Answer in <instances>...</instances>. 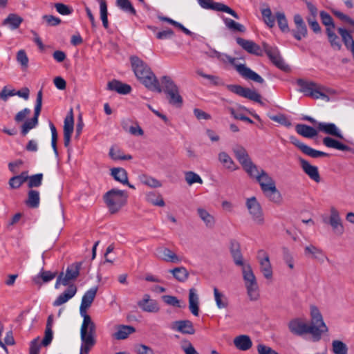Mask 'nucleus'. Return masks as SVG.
<instances>
[{"mask_svg":"<svg viewBox=\"0 0 354 354\" xmlns=\"http://www.w3.org/2000/svg\"><path fill=\"white\" fill-rule=\"evenodd\" d=\"M242 272L245 285L248 283L254 284L257 282L256 277L249 264H243V266H242Z\"/></svg>","mask_w":354,"mask_h":354,"instance_id":"47","label":"nucleus"},{"mask_svg":"<svg viewBox=\"0 0 354 354\" xmlns=\"http://www.w3.org/2000/svg\"><path fill=\"white\" fill-rule=\"evenodd\" d=\"M310 315L311 324L310 326H314L319 330V335H313V336L317 339H319L322 334L328 331V328L323 321L319 309L316 306H311Z\"/></svg>","mask_w":354,"mask_h":354,"instance_id":"12","label":"nucleus"},{"mask_svg":"<svg viewBox=\"0 0 354 354\" xmlns=\"http://www.w3.org/2000/svg\"><path fill=\"white\" fill-rule=\"evenodd\" d=\"M97 292V287H93L86 291L82 297L81 304L90 307Z\"/></svg>","mask_w":354,"mask_h":354,"instance_id":"51","label":"nucleus"},{"mask_svg":"<svg viewBox=\"0 0 354 354\" xmlns=\"http://www.w3.org/2000/svg\"><path fill=\"white\" fill-rule=\"evenodd\" d=\"M229 249L234 264L237 266H243V257L241 250L240 243L236 239H231Z\"/></svg>","mask_w":354,"mask_h":354,"instance_id":"17","label":"nucleus"},{"mask_svg":"<svg viewBox=\"0 0 354 354\" xmlns=\"http://www.w3.org/2000/svg\"><path fill=\"white\" fill-rule=\"evenodd\" d=\"M131 68L138 80L151 91L162 92L160 82L150 67L138 56L130 57Z\"/></svg>","mask_w":354,"mask_h":354,"instance_id":"1","label":"nucleus"},{"mask_svg":"<svg viewBox=\"0 0 354 354\" xmlns=\"http://www.w3.org/2000/svg\"><path fill=\"white\" fill-rule=\"evenodd\" d=\"M147 200L149 203L153 204V205L163 207L165 205L162 196L153 192H149L147 195Z\"/></svg>","mask_w":354,"mask_h":354,"instance_id":"56","label":"nucleus"},{"mask_svg":"<svg viewBox=\"0 0 354 354\" xmlns=\"http://www.w3.org/2000/svg\"><path fill=\"white\" fill-rule=\"evenodd\" d=\"M82 345L80 354H88L95 344V336L81 335Z\"/></svg>","mask_w":354,"mask_h":354,"instance_id":"34","label":"nucleus"},{"mask_svg":"<svg viewBox=\"0 0 354 354\" xmlns=\"http://www.w3.org/2000/svg\"><path fill=\"white\" fill-rule=\"evenodd\" d=\"M257 180L263 192H266L268 187L275 185L274 180L263 169H261L260 174L257 176Z\"/></svg>","mask_w":354,"mask_h":354,"instance_id":"25","label":"nucleus"},{"mask_svg":"<svg viewBox=\"0 0 354 354\" xmlns=\"http://www.w3.org/2000/svg\"><path fill=\"white\" fill-rule=\"evenodd\" d=\"M179 282H185L189 277V272L185 267H176L169 271Z\"/></svg>","mask_w":354,"mask_h":354,"instance_id":"41","label":"nucleus"},{"mask_svg":"<svg viewBox=\"0 0 354 354\" xmlns=\"http://www.w3.org/2000/svg\"><path fill=\"white\" fill-rule=\"evenodd\" d=\"M162 91L165 94L171 92L176 91L179 89L178 86L175 84L172 79L167 75L162 76L160 79Z\"/></svg>","mask_w":354,"mask_h":354,"instance_id":"36","label":"nucleus"},{"mask_svg":"<svg viewBox=\"0 0 354 354\" xmlns=\"http://www.w3.org/2000/svg\"><path fill=\"white\" fill-rule=\"evenodd\" d=\"M26 205L30 208H37L39 205V193L37 190L30 189L28 192Z\"/></svg>","mask_w":354,"mask_h":354,"instance_id":"39","label":"nucleus"},{"mask_svg":"<svg viewBox=\"0 0 354 354\" xmlns=\"http://www.w3.org/2000/svg\"><path fill=\"white\" fill-rule=\"evenodd\" d=\"M335 29H332L331 28H326V33L328 38V41L330 44V46L337 49L340 50L342 48V44L339 41V37L334 32Z\"/></svg>","mask_w":354,"mask_h":354,"instance_id":"49","label":"nucleus"},{"mask_svg":"<svg viewBox=\"0 0 354 354\" xmlns=\"http://www.w3.org/2000/svg\"><path fill=\"white\" fill-rule=\"evenodd\" d=\"M223 21L226 27L232 31L239 32H245V27L243 25L236 22L233 19H231L230 18H225L223 19Z\"/></svg>","mask_w":354,"mask_h":354,"instance_id":"53","label":"nucleus"},{"mask_svg":"<svg viewBox=\"0 0 354 354\" xmlns=\"http://www.w3.org/2000/svg\"><path fill=\"white\" fill-rule=\"evenodd\" d=\"M170 328L186 335H194L196 332L193 323L188 319L174 321L171 323Z\"/></svg>","mask_w":354,"mask_h":354,"instance_id":"13","label":"nucleus"},{"mask_svg":"<svg viewBox=\"0 0 354 354\" xmlns=\"http://www.w3.org/2000/svg\"><path fill=\"white\" fill-rule=\"evenodd\" d=\"M138 306L147 313H158L160 310L158 301L151 299L148 294L144 295L142 299L138 301Z\"/></svg>","mask_w":354,"mask_h":354,"instance_id":"18","label":"nucleus"},{"mask_svg":"<svg viewBox=\"0 0 354 354\" xmlns=\"http://www.w3.org/2000/svg\"><path fill=\"white\" fill-rule=\"evenodd\" d=\"M42 90L40 89L37 94L36 104L35 106L34 115L32 118L26 120L21 126V134L25 136L32 129L35 128L39 123V116L42 107Z\"/></svg>","mask_w":354,"mask_h":354,"instance_id":"6","label":"nucleus"},{"mask_svg":"<svg viewBox=\"0 0 354 354\" xmlns=\"http://www.w3.org/2000/svg\"><path fill=\"white\" fill-rule=\"evenodd\" d=\"M111 175L113 178L122 183H128V176L126 170L122 167H115L111 169Z\"/></svg>","mask_w":354,"mask_h":354,"instance_id":"44","label":"nucleus"},{"mask_svg":"<svg viewBox=\"0 0 354 354\" xmlns=\"http://www.w3.org/2000/svg\"><path fill=\"white\" fill-rule=\"evenodd\" d=\"M54 7L56 11L62 15H70L73 12V9L71 6L63 3H54Z\"/></svg>","mask_w":354,"mask_h":354,"instance_id":"61","label":"nucleus"},{"mask_svg":"<svg viewBox=\"0 0 354 354\" xmlns=\"http://www.w3.org/2000/svg\"><path fill=\"white\" fill-rule=\"evenodd\" d=\"M109 155L113 160H129L132 159L131 155H124L119 148L114 147H111Z\"/></svg>","mask_w":354,"mask_h":354,"instance_id":"48","label":"nucleus"},{"mask_svg":"<svg viewBox=\"0 0 354 354\" xmlns=\"http://www.w3.org/2000/svg\"><path fill=\"white\" fill-rule=\"evenodd\" d=\"M83 318L84 319L81 326L80 335L95 336V324L92 321L91 317L89 315H86Z\"/></svg>","mask_w":354,"mask_h":354,"instance_id":"28","label":"nucleus"},{"mask_svg":"<svg viewBox=\"0 0 354 354\" xmlns=\"http://www.w3.org/2000/svg\"><path fill=\"white\" fill-rule=\"evenodd\" d=\"M337 32L342 37V41L345 46L351 50H354V39L351 32L344 28H338Z\"/></svg>","mask_w":354,"mask_h":354,"instance_id":"37","label":"nucleus"},{"mask_svg":"<svg viewBox=\"0 0 354 354\" xmlns=\"http://www.w3.org/2000/svg\"><path fill=\"white\" fill-rule=\"evenodd\" d=\"M23 22V18L17 14L11 13L8 15L7 18L3 20V25H10V28L12 30L17 29L19 27L20 24Z\"/></svg>","mask_w":354,"mask_h":354,"instance_id":"45","label":"nucleus"},{"mask_svg":"<svg viewBox=\"0 0 354 354\" xmlns=\"http://www.w3.org/2000/svg\"><path fill=\"white\" fill-rule=\"evenodd\" d=\"M317 129L328 135L337 137L339 139H344V137L340 131L333 123L319 122L318 124Z\"/></svg>","mask_w":354,"mask_h":354,"instance_id":"26","label":"nucleus"},{"mask_svg":"<svg viewBox=\"0 0 354 354\" xmlns=\"http://www.w3.org/2000/svg\"><path fill=\"white\" fill-rule=\"evenodd\" d=\"M298 160L304 172L315 182L319 183L321 177L317 167L310 165L308 161L302 158H299Z\"/></svg>","mask_w":354,"mask_h":354,"instance_id":"16","label":"nucleus"},{"mask_svg":"<svg viewBox=\"0 0 354 354\" xmlns=\"http://www.w3.org/2000/svg\"><path fill=\"white\" fill-rule=\"evenodd\" d=\"M234 346L241 351H248L252 346L250 337L247 335H241L234 339Z\"/></svg>","mask_w":354,"mask_h":354,"instance_id":"31","label":"nucleus"},{"mask_svg":"<svg viewBox=\"0 0 354 354\" xmlns=\"http://www.w3.org/2000/svg\"><path fill=\"white\" fill-rule=\"evenodd\" d=\"M116 332L113 334V337L117 340L127 339L130 334L136 332V328L131 326L118 325L116 326Z\"/></svg>","mask_w":354,"mask_h":354,"instance_id":"27","label":"nucleus"},{"mask_svg":"<svg viewBox=\"0 0 354 354\" xmlns=\"http://www.w3.org/2000/svg\"><path fill=\"white\" fill-rule=\"evenodd\" d=\"M288 327L291 333L296 336H302L305 334L319 335V330L314 326H309L306 324L301 318H295L291 319Z\"/></svg>","mask_w":354,"mask_h":354,"instance_id":"7","label":"nucleus"},{"mask_svg":"<svg viewBox=\"0 0 354 354\" xmlns=\"http://www.w3.org/2000/svg\"><path fill=\"white\" fill-rule=\"evenodd\" d=\"M197 214L200 218L204 222L205 226L209 229L214 227L216 220L214 216L210 214L205 209L198 207L197 209Z\"/></svg>","mask_w":354,"mask_h":354,"instance_id":"32","label":"nucleus"},{"mask_svg":"<svg viewBox=\"0 0 354 354\" xmlns=\"http://www.w3.org/2000/svg\"><path fill=\"white\" fill-rule=\"evenodd\" d=\"M246 207L249 210L250 214L252 216L254 222L259 225L264 224V218L260 203L257 201L256 197L252 196L247 199Z\"/></svg>","mask_w":354,"mask_h":354,"instance_id":"10","label":"nucleus"},{"mask_svg":"<svg viewBox=\"0 0 354 354\" xmlns=\"http://www.w3.org/2000/svg\"><path fill=\"white\" fill-rule=\"evenodd\" d=\"M322 23L326 26V28H335V25L332 17L325 11H321L319 13Z\"/></svg>","mask_w":354,"mask_h":354,"instance_id":"63","label":"nucleus"},{"mask_svg":"<svg viewBox=\"0 0 354 354\" xmlns=\"http://www.w3.org/2000/svg\"><path fill=\"white\" fill-rule=\"evenodd\" d=\"M140 180L144 185L153 188L160 187L162 185L159 180L151 176H142Z\"/></svg>","mask_w":354,"mask_h":354,"instance_id":"64","label":"nucleus"},{"mask_svg":"<svg viewBox=\"0 0 354 354\" xmlns=\"http://www.w3.org/2000/svg\"><path fill=\"white\" fill-rule=\"evenodd\" d=\"M223 57L225 60L224 62H228L232 65L239 75L246 80H250L259 84H263L264 80L259 74L247 67L245 64H236L235 63L236 59L227 55L223 54Z\"/></svg>","mask_w":354,"mask_h":354,"instance_id":"5","label":"nucleus"},{"mask_svg":"<svg viewBox=\"0 0 354 354\" xmlns=\"http://www.w3.org/2000/svg\"><path fill=\"white\" fill-rule=\"evenodd\" d=\"M198 1L203 8L224 12L231 15L235 19H239V16L234 10L222 3L214 2L212 0H198Z\"/></svg>","mask_w":354,"mask_h":354,"instance_id":"11","label":"nucleus"},{"mask_svg":"<svg viewBox=\"0 0 354 354\" xmlns=\"http://www.w3.org/2000/svg\"><path fill=\"white\" fill-rule=\"evenodd\" d=\"M189 308L191 313L198 316L199 313V297L196 294L195 288H190L189 290Z\"/></svg>","mask_w":354,"mask_h":354,"instance_id":"29","label":"nucleus"},{"mask_svg":"<svg viewBox=\"0 0 354 354\" xmlns=\"http://www.w3.org/2000/svg\"><path fill=\"white\" fill-rule=\"evenodd\" d=\"M68 288L64 292L59 295L53 302L54 306H59L66 303L70 299L74 297L77 291V288L74 283L67 286Z\"/></svg>","mask_w":354,"mask_h":354,"instance_id":"21","label":"nucleus"},{"mask_svg":"<svg viewBox=\"0 0 354 354\" xmlns=\"http://www.w3.org/2000/svg\"><path fill=\"white\" fill-rule=\"evenodd\" d=\"M290 142L297 147L304 154L314 158H317V151L299 140L295 136L289 138Z\"/></svg>","mask_w":354,"mask_h":354,"instance_id":"24","label":"nucleus"},{"mask_svg":"<svg viewBox=\"0 0 354 354\" xmlns=\"http://www.w3.org/2000/svg\"><path fill=\"white\" fill-rule=\"evenodd\" d=\"M227 88L230 91L235 94L257 102L262 106L264 105V103L261 101V95L254 90L238 84H228Z\"/></svg>","mask_w":354,"mask_h":354,"instance_id":"9","label":"nucleus"},{"mask_svg":"<svg viewBox=\"0 0 354 354\" xmlns=\"http://www.w3.org/2000/svg\"><path fill=\"white\" fill-rule=\"evenodd\" d=\"M332 347L335 354H347L348 353L346 344L340 340H333Z\"/></svg>","mask_w":354,"mask_h":354,"instance_id":"59","label":"nucleus"},{"mask_svg":"<svg viewBox=\"0 0 354 354\" xmlns=\"http://www.w3.org/2000/svg\"><path fill=\"white\" fill-rule=\"evenodd\" d=\"M261 255L263 256V258L261 259L259 261L261 271L265 278L270 279L272 277V269L269 260V257L264 250H260L258 252V258H260Z\"/></svg>","mask_w":354,"mask_h":354,"instance_id":"19","label":"nucleus"},{"mask_svg":"<svg viewBox=\"0 0 354 354\" xmlns=\"http://www.w3.org/2000/svg\"><path fill=\"white\" fill-rule=\"evenodd\" d=\"M128 195L126 192L112 189L104 195V201L111 214H113L127 203Z\"/></svg>","mask_w":354,"mask_h":354,"instance_id":"2","label":"nucleus"},{"mask_svg":"<svg viewBox=\"0 0 354 354\" xmlns=\"http://www.w3.org/2000/svg\"><path fill=\"white\" fill-rule=\"evenodd\" d=\"M214 295L216 304L218 308H226L228 307L229 301L227 297L220 292L217 288H214Z\"/></svg>","mask_w":354,"mask_h":354,"instance_id":"43","label":"nucleus"},{"mask_svg":"<svg viewBox=\"0 0 354 354\" xmlns=\"http://www.w3.org/2000/svg\"><path fill=\"white\" fill-rule=\"evenodd\" d=\"M245 288L247 289V293L250 300L256 301L258 299L259 297V287L257 282L252 283L245 284Z\"/></svg>","mask_w":354,"mask_h":354,"instance_id":"57","label":"nucleus"},{"mask_svg":"<svg viewBox=\"0 0 354 354\" xmlns=\"http://www.w3.org/2000/svg\"><path fill=\"white\" fill-rule=\"evenodd\" d=\"M297 84L299 86V91L303 93L305 96L313 99L322 98L326 102L330 101V97L325 93H322L319 90V84L313 81H306L304 79L297 80Z\"/></svg>","mask_w":354,"mask_h":354,"instance_id":"3","label":"nucleus"},{"mask_svg":"<svg viewBox=\"0 0 354 354\" xmlns=\"http://www.w3.org/2000/svg\"><path fill=\"white\" fill-rule=\"evenodd\" d=\"M43 174H37L32 176H30L29 180L28 181V187L31 189L33 187H39L41 185L43 180Z\"/></svg>","mask_w":354,"mask_h":354,"instance_id":"60","label":"nucleus"},{"mask_svg":"<svg viewBox=\"0 0 354 354\" xmlns=\"http://www.w3.org/2000/svg\"><path fill=\"white\" fill-rule=\"evenodd\" d=\"M236 43L248 53L257 56L263 55V50L261 46L257 44L255 42L251 40L245 39L241 37H236Z\"/></svg>","mask_w":354,"mask_h":354,"instance_id":"15","label":"nucleus"},{"mask_svg":"<svg viewBox=\"0 0 354 354\" xmlns=\"http://www.w3.org/2000/svg\"><path fill=\"white\" fill-rule=\"evenodd\" d=\"M74 130V118L73 109H71L64 119V133H73Z\"/></svg>","mask_w":354,"mask_h":354,"instance_id":"55","label":"nucleus"},{"mask_svg":"<svg viewBox=\"0 0 354 354\" xmlns=\"http://www.w3.org/2000/svg\"><path fill=\"white\" fill-rule=\"evenodd\" d=\"M219 161L224 165L225 168L231 171L238 169L232 158L225 152H221L218 154Z\"/></svg>","mask_w":354,"mask_h":354,"instance_id":"46","label":"nucleus"},{"mask_svg":"<svg viewBox=\"0 0 354 354\" xmlns=\"http://www.w3.org/2000/svg\"><path fill=\"white\" fill-rule=\"evenodd\" d=\"M116 5L124 12L136 15V10L129 0H116Z\"/></svg>","mask_w":354,"mask_h":354,"instance_id":"58","label":"nucleus"},{"mask_svg":"<svg viewBox=\"0 0 354 354\" xmlns=\"http://www.w3.org/2000/svg\"><path fill=\"white\" fill-rule=\"evenodd\" d=\"M100 19L102 21V25L105 29L109 28L108 21V10L107 5L105 0L100 1Z\"/></svg>","mask_w":354,"mask_h":354,"instance_id":"54","label":"nucleus"},{"mask_svg":"<svg viewBox=\"0 0 354 354\" xmlns=\"http://www.w3.org/2000/svg\"><path fill=\"white\" fill-rule=\"evenodd\" d=\"M232 151L234 153L236 158L238 160L239 163L242 165V167L247 164L248 162L251 161V159L246 151V149L239 145H235L232 148Z\"/></svg>","mask_w":354,"mask_h":354,"instance_id":"30","label":"nucleus"},{"mask_svg":"<svg viewBox=\"0 0 354 354\" xmlns=\"http://www.w3.org/2000/svg\"><path fill=\"white\" fill-rule=\"evenodd\" d=\"M275 17L279 26V28L283 32H288L290 31L288 20L285 16V14L283 12H277L275 14Z\"/></svg>","mask_w":354,"mask_h":354,"instance_id":"52","label":"nucleus"},{"mask_svg":"<svg viewBox=\"0 0 354 354\" xmlns=\"http://www.w3.org/2000/svg\"><path fill=\"white\" fill-rule=\"evenodd\" d=\"M262 47L264 52L274 66L284 72L290 71L289 66L284 62L277 47L271 46L266 42H262Z\"/></svg>","mask_w":354,"mask_h":354,"instance_id":"8","label":"nucleus"},{"mask_svg":"<svg viewBox=\"0 0 354 354\" xmlns=\"http://www.w3.org/2000/svg\"><path fill=\"white\" fill-rule=\"evenodd\" d=\"M169 104L176 107L181 108L183 104V100L180 94L179 89L176 91L166 94Z\"/></svg>","mask_w":354,"mask_h":354,"instance_id":"40","label":"nucleus"},{"mask_svg":"<svg viewBox=\"0 0 354 354\" xmlns=\"http://www.w3.org/2000/svg\"><path fill=\"white\" fill-rule=\"evenodd\" d=\"M82 265V262H75L67 267L65 274L61 272L57 277L55 288H59L61 285L64 286L71 285L70 281H75L80 275Z\"/></svg>","mask_w":354,"mask_h":354,"instance_id":"4","label":"nucleus"},{"mask_svg":"<svg viewBox=\"0 0 354 354\" xmlns=\"http://www.w3.org/2000/svg\"><path fill=\"white\" fill-rule=\"evenodd\" d=\"M57 276V272H50L42 270L39 274L33 279V281L38 285L48 283Z\"/></svg>","mask_w":354,"mask_h":354,"instance_id":"38","label":"nucleus"},{"mask_svg":"<svg viewBox=\"0 0 354 354\" xmlns=\"http://www.w3.org/2000/svg\"><path fill=\"white\" fill-rule=\"evenodd\" d=\"M330 215L329 218V224L333 227V230L337 234H342L344 233V226L339 216V212L334 207L330 208Z\"/></svg>","mask_w":354,"mask_h":354,"instance_id":"20","label":"nucleus"},{"mask_svg":"<svg viewBox=\"0 0 354 354\" xmlns=\"http://www.w3.org/2000/svg\"><path fill=\"white\" fill-rule=\"evenodd\" d=\"M107 89L110 91H116L122 95L129 94L131 91V87L127 84L122 83V82L113 80L107 84Z\"/></svg>","mask_w":354,"mask_h":354,"instance_id":"23","label":"nucleus"},{"mask_svg":"<svg viewBox=\"0 0 354 354\" xmlns=\"http://www.w3.org/2000/svg\"><path fill=\"white\" fill-rule=\"evenodd\" d=\"M294 22L296 26L295 29L291 30L293 37L298 41L308 35V30L302 17L299 14L294 15Z\"/></svg>","mask_w":354,"mask_h":354,"instance_id":"14","label":"nucleus"},{"mask_svg":"<svg viewBox=\"0 0 354 354\" xmlns=\"http://www.w3.org/2000/svg\"><path fill=\"white\" fill-rule=\"evenodd\" d=\"M323 144L327 147L334 148L344 151H351L352 150L350 147L330 137H325L323 139Z\"/></svg>","mask_w":354,"mask_h":354,"instance_id":"35","label":"nucleus"},{"mask_svg":"<svg viewBox=\"0 0 354 354\" xmlns=\"http://www.w3.org/2000/svg\"><path fill=\"white\" fill-rule=\"evenodd\" d=\"M243 167L252 178L257 179V176L260 174V171L258 170L257 166L252 160L244 165Z\"/></svg>","mask_w":354,"mask_h":354,"instance_id":"62","label":"nucleus"},{"mask_svg":"<svg viewBox=\"0 0 354 354\" xmlns=\"http://www.w3.org/2000/svg\"><path fill=\"white\" fill-rule=\"evenodd\" d=\"M266 192H263L264 195L268 198V199L274 203H280L282 200L281 194L279 191L277 189L276 185L272 187H270L268 188Z\"/></svg>","mask_w":354,"mask_h":354,"instance_id":"42","label":"nucleus"},{"mask_svg":"<svg viewBox=\"0 0 354 354\" xmlns=\"http://www.w3.org/2000/svg\"><path fill=\"white\" fill-rule=\"evenodd\" d=\"M297 133L304 138H312L318 133L317 131L307 124H298L295 127Z\"/></svg>","mask_w":354,"mask_h":354,"instance_id":"33","label":"nucleus"},{"mask_svg":"<svg viewBox=\"0 0 354 354\" xmlns=\"http://www.w3.org/2000/svg\"><path fill=\"white\" fill-rule=\"evenodd\" d=\"M305 254L306 256L310 254L312 258L316 259L321 261H323L324 257H325L322 250L313 245H310L305 248Z\"/></svg>","mask_w":354,"mask_h":354,"instance_id":"50","label":"nucleus"},{"mask_svg":"<svg viewBox=\"0 0 354 354\" xmlns=\"http://www.w3.org/2000/svg\"><path fill=\"white\" fill-rule=\"evenodd\" d=\"M156 256L167 262L179 263L181 261V259L178 255L165 247H159L156 249Z\"/></svg>","mask_w":354,"mask_h":354,"instance_id":"22","label":"nucleus"}]
</instances>
